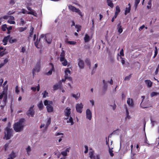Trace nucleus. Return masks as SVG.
Listing matches in <instances>:
<instances>
[{
	"label": "nucleus",
	"instance_id": "9",
	"mask_svg": "<svg viewBox=\"0 0 159 159\" xmlns=\"http://www.w3.org/2000/svg\"><path fill=\"white\" fill-rule=\"evenodd\" d=\"M83 107V105L82 103L77 104L75 107L76 110L79 113H81L82 109Z\"/></svg>",
	"mask_w": 159,
	"mask_h": 159
},
{
	"label": "nucleus",
	"instance_id": "27",
	"mask_svg": "<svg viewBox=\"0 0 159 159\" xmlns=\"http://www.w3.org/2000/svg\"><path fill=\"white\" fill-rule=\"evenodd\" d=\"M34 27H31L30 29V35L29 36L30 37H32V35L34 33Z\"/></svg>",
	"mask_w": 159,
	"mask_h": 159
},
{
	"label": "nucleus",
	"instance_id": "64",
	"mask_svg": "<svg viewBox=\"0 0 159 159\" xmlns=\"http://www.w3.org/2000/svg\"><path fill=\"white\" fill-rule=\"evenodd\" d=\"M31 89L34 92H35L36 90V88L34 87H32L31 88Z\"/></svg>",
	"mask_w": 159,
	"mask_h": 159
},
{
	"label": "nucleus",
	"instance_id": "31",
	"mask_svg": "<svg viewBox=\"0 0 159 159\" xmlns=\"http://www.w3.org/2000/svg\"><path fill=\"white\" fill-rule=\"evenodd\" d=\"M130 9L131 8L130 7H127L126 8L125 13V15H126L127 14L130 12Z\"/></svg>",
	"mask_w": 159,
	"mask_h": 159
},
{
	"label": "nucleus",
	"instance_id": "7",
	"mask_svg": "<svg viewBox=\"0 0 159 159\" xmlns=\"http://www.w3.org/2000/svg\"><path fill=\"white\" fill-rule=\"evenodd\" d=\"M69 9L73 12L77 13L80 15L82 16V13L79 8H76L74 6L70 5L68 6Z\"/></svg>",
	"mask_w": 159,
	"mask_h": 159
},
{
	"label": "nucleus",
	"instance_id": "8",
	"mask_svg": "<svg viewBox=\"0 0 159 159\" xmlns=\"http://www.w3.org/2000/svg\"><path fill=\"white\" fill-rule=\"evenodd\" d=\"M33 107H30L29 109L27 111L26 114L29 117L30 116L33 117L35 114V112L33 109Z\"/></svg>",
	"mask_w": 159,
	"mask_h": 159
},
{
	"label": "nucleus",
	"instance_id": "44",
	"mask_svg": "<svg viewBox=\"0 0 159 159\" xmlns=\"http://www.w3.org/2000/svg\"><path fill=\"white\" fill-rule=\"evenodd\" d=\"M89 154L90 156V157L92 159L94 157V156L93 155V153L92 152H90L89 153Z\"/></svg>",
	"mask_w": 159,
	"mask_h": 159
},
{
	"label": "nucleus",
	"instance_id": "26",
	"mask_svg": "<svg viewBox=\"0 0 159 159\" xmlns=\"http://www.w3.org/2000/svg\"><path fill=\"white\" fill-rule=\"evenodd\" d=\"M27 14H28L32 15L34 16H36V15H35V14H37L35 13V11L33 9H32L30 11L28 12H27Z\"/></svg>",
	"mask_w": 159,
	"mask_h": 159
},
{
	"label": "nucleus",
	"instance_id": "33",
	"mask_svg": "<svg viewBox=\"0 0 159 159\" xmlns=\"http://www.w3.org/2000/svg\"><path fill=\"white\" fill-rule=\"evenodd\" d=\"M7 28V25L6 24L2 25V30L3 31H5Z\"/></svg>",
	"mask_w": 159,
	"mask_h": 159
},
{
	"label": "nucleus",
	"instance_id": "57",
	"mask_svg": "<svg viewBox=\"0 0 159 159\" xmlns=\"http://www.w3.org/2000/svg\"><path fill=\"white\" fill-rule=\"evenodd\" d=\"M107 84H104V86L103 87V89L105 91L107 90Z\"/></svg>",
	"mask_w": 159,
	"mask_h": 159
},
{
	"label": "nucleus",
	"instance_id": "12",
	"mask_svg": "<svg viewBox=\"0 0 159 159\" xmlns=\"http://www.w3.org/2000/svg\"><path fill=\"white\" fill-rule=\"evenodd\" d=\"M49 65L51 66V69L47 73V74L48 75H51L52 74V71H55L54 65L52 63H50Z\"/></svg>",
	"mask_w": 159,
	"mask_h": 159
},
{
	"label": "nucleus",
	"instance_id": "35",
	"mask_svg": "<svg viewBox=\"0 0 159 159\" xmlns=\"http://www.w3.org/2000/svg\"><path fill=\"white\" fill-rule=\"evenodd\" d=\"M9 146V143H6L4 146L3 148L4 149V151L6 152Z\"/></svg>",
	"mask_w": 159,
	"mask_h": 159
},
{
	"label": "nucleus",
	"instance_id": "5",
	"mask_svg": "<svg viewBox=\"0 0 159 159\" xmlns=\"http://www.w3.org/2000/svg\"><path fill=\"white\" fill-rule=\"evenodd\" d=\"M41 67V60L39 59L37 63L34 68L33 69V74L34 75L35 72H39L40 71Z\"/></svg>",
	"mask_w": 159,
	"mask_h": 159
},
{
	"label": "nucleus",
	"instance_id": "52",
	"mask_svg": "<svg viewBox=\"0 0 159 159\" xmlns=\"http://www.w3.org/2000/svg\"><path fill=\"white\" fill-rule=\"evenodd\" d=\"M15 91L16 93H18L19 92V88L18 86H16L15 88Z\"/></svg>",
	"mask_w": 159,
	"mask_h": 159
},
{
	"label": "nucleus",
	"instance_id": "29",
	"mask_svg": "<svg viewBox=\"0 0 159 159\" xmlns=\"http://www.w3.org/2000/svg\"><path fill=\"white\" fill-rule=\"evenodd\" d=\"M7 94V93L4 91H3L0 94V99H2L3 97H4V96H5V95Z\"/></svg>",
	"mask_w": 159,
	"mask_h": 159
},
{
	"label": "nucleus",
	"instance_id": "49",
	"mask_svg": "<svg viewBox=\"0 0 159 159\" xmlns=\"http://www.w3.org/2000/svg\"><path fill=\"white\" fill-rule=\"evenodd\" d=\"M117 15H118L117 14H116L115 13L114 16L112 18V19H111V21L112 22H114V21L115 19L116 18Z\"/></svg>",
	"mask_w": 159,
	"mask_h": 159
},
{
	"label": "nucleus",
	"instance_id": "20",
	"mask_svg": "<svg viewBox=\"0 0 159 159\" xmlns=\"http://www.w3.org/2000/svg\"><path fill=\"white\" fill-rule=\"evenodd\" d=\"M85 62L87 65L89 66V68L90 69L91 65L89 59L88 58H86L85 60Z\"/></svg>",
	"mask_w": 159,
	"mask_h": 159
},
{
	"label": "nucleus",
	"instance_id": "56",
	"mask_svg": "<svg viewBox=\"0 0 159 159\" xmlns=\"http://www.w3.org/2000/svg\"><path fill=\"white\" fill-rule=\"evenodd\" d=\"M15 11H9L8 12V15H12V14H13L14 13H15Z\"/></svg>",
	"mask_w": 159,
	"mask_h": 159
},
{
	"label": "nucleus",
	"instance_id": "25",
	"mask_svg": "<svg viewBox=\"0 0 159 159\" xmlns=\"http://www.w3.org/2000/svg\"><path fill=\"white\" fill-rule=\"evenodd\" d=\"M107 3L108 5L111 8L113 7V4L111 0H107Z\"/></svg>",
	"mask_w": 159,
	"mask_h": 159
},
{
	"label": "nucleus",
	"instance_id": "13",
	"mask_svg": "<svg viewBox=\"0 0 159 159\" xmlns=\"http://www.w3.org/2000/svg\"><path fill=\"white\" fill-rule=\"evenodd\" d=\"M78 61V65L80 69H83L84 67V63L83 61L81 59L79 58Z\"/></svg>",
	"mask_w": 159,
	"mask_h": 159
},
{
	"label": "nucleus",
	"instance_id": "60",
	"mask_svg": "<svg viewBox=\"0 0 159 159\" xmlns=\"http://www.w3.org/2000/svg\"><path fill=\"white\" fill-rule=\"evenodd\" d=\"M145 27V26L144 25H142L139 27V30L140 31L142 30Z\"/></svg>",
	"mask_w": 159,
	"mask_h": 159
},
{
	"label": "nucleus",
	"instance_id": "42",
	"mask_svg": "<svg viewBox=\"0 0 159 159\" xmlns=\"http://www.w3.org/2000/svg\"><path fill=\"white\" fill-rule=\"evenodd\" d=\"M14 20H8L7 21V22L10 24H14L15 23V22Z\"/></svg>",
	"mask_w": 159,
	"mask_h": 159
},
{
	"label": "nucleus",
	"instance_id": "41",
	"mask_svg": "<svg viewBox=\"0 0 159 159\" xmlns=\"http://www.w3.org/2000/svg\"><path fill=\"white\" fill-rule=\"evenodd\" d=\"M48 93L46 91H45L43 93H42L43 94V98H45L48 96Z\"/></svg>",
	"mask_w": 159,
	"mask_h": 159
},
{
	"label": "nucleus",
	"instance_id": "2",
	"mask_svg": "<svg viewBox=\"0 0 159 159\" xmlns=\"http://www.w3.org/2000/svg\"><path fill=\"white\" fill-rule=\"evenodd\" d=\"M65 53L64 50H62L60 55V61L61 62V64L63 66H66L68 64V61L65 58Z\"/></svg>",
	"mask_w": 159,
	"mask_h": 159
},
{
	"label": "nucleus",
	"instance_id": "23",
	"mask_svg": "<svg viewBox=\"0 0 159 159\" xmlns=\"http://www.w3.org/2000/svg\"><path fill=\"white\" fill-rule=\"evenodd\" d=\"M38 107L40 110H42L43 109V105L42 101H41L40 102L38 105Z\"/></svg>",
	"mask_w": 159,
	"mask_h": 159
},
{
	"label": "nucleus",
	"instance_id": "22",
	"mask_svg": "<svg viewBox=\"0 0 159 159\" xmlns=\"http://www.w3.org/2000/svg\"><path fill=\"white\" fill-rule=\"evenodd\" d=\"M61 84H56L54 85L53 86V89L54 90H56L61 88Z\"/></svg>",
	"mask_w": 159,
	"mask_h": 159
},
{
	"label": "nucleus",
	"instance_id": "36",
	"mask_svg": "<svg viewBox=\"0 0 159 159\" xmlns=\"http://www.w3.org/2000/svg\"><path fill=\"white\" fill-rule=\"evenodd\" d=\"M75 28L77 29V31L78 32H79L81 30V26L80 25H75Z\"/></svg>",
	"mask_w": 159,
	"mask_h": 159
},
{
	"label": "nucleus",
	"instance_id": "40",
	"mask_svg": "<svg viewBox=\"0 0 159 159\" xmlns=\"http://www.w3.org/2000/svg\"><path fill=\"white\" fill-rule=\"evenodd\" d=\"M109 152L110 153V155L111 157H113L114 155V153H113V151L112 150V149H111L110 147L109 148Z\"/></svg>",
	"mask_w": 159,
	"mask_h": 159
},
{
	"label": "nucleus",
	"instance_id": "19",
	"mask_svg": "<svg viewBox=\"0 0 159 159\" xmlns=\"http://www.w3.org/2000/svg\"><path fill=\"white\" fill-rule=\"evenodd\" d=\"M16 157L15 153L12 151L9 155V157L7 159H14Z\"/></svg>",
	"mask_w": 159,
	"mask_h": 159
},
{
	"label": "nucleus",
	"instance_id": "45",
	"mask_svg": "<svg viewBox=\"0 0 159 159\" xmlns=\"http://www.w3.org/2000/svg\"><path fill=\"white\" fill-rule=\"evenodd\" d=\"M26 47L24 46L22 47L21 51H20V52L24 53L26 51Z\"/></svg>",
	"mask_w": 159,
	"mask_h": 159
},
{
	"label": "nucleus",
	"instance_id": "55",
	"mask_svg": "<svg viewBox=\"0 0 159 159\" xmlns=\"http://www.w3.org/2000/svg\"><path fill=\"white\" fill-rule=\"evenodd\" d=\"M84 147L85 148V150L84 152L85 153H86L88 151V148L87 146H85Z\"/></svg>",
	"mask_w": 159,
	"mask_h": 159
},
{
	"label": "nucleus",
	"instance_id": "18",
	"mask_svg": "<svg viewBox=\"0 0 159 159\" xmlns=\"http://www.w3.org/2000/svg\"><path fill=\"white\" fill-rule=\"evenodd\" d=\"M145 82L146 84L148 87H150L152 85V83L150 80H145Z\"/></svg>",
	"mask_w": 159,
	"mask_h": 159
},
{
	"label": "nucleus",
	"instance_id": "21",
	"mask_svg": "<svg viewBox=\"0 0 159 159\" xmlns=\"http://www.w3.org/2000/svg\"><path fill=\"white\" fill-rule=\"evenodd\" d=\"M127 102L128 105L130 106H132L133 105V100L132 99L128 98Z\"/></svg>",
	"mask_w": 159,
	"mask_h": 159
},
{
	"label": "nucleus",
	"instance_id": "50",
	"mask_svg": "<svg viewBox=\"0 0 159 159\" xmlns=\"http://www.w3.org/2000/svg\"><path fill=\"white\" fill-rule=\"evenodd\" d=\"M26 150L27 153H28V154L29 155V152H30L31 150L30 147V146H28V147L26 148Z\"/></svg>",
	"mask_w": 159,
	"mask_h": 159
},
{
	"label": "nucleus",
	"instance_id": "58",
	"mask_svg": "<svg viewBox=\"0 0 159 159\" xmlns=\"http://www.w3.org/2000/svg\"><path fill=\"white\" fill-rule=\"evenodd\" d=\"M120 55H121V56H124V50H123V49H122L120 52Z\"/></svg>",
	"mask_w": 159,
	"mask_h": 159
},
{
	"label": "nucleus",
	"instance_id": "10",
	"mask_svg": "<svg viewBox=\"0 0 159 159\" xmlns=\"http://www.w3.org/2000/svg\"><path fill=\"white\" fill-rule=\"evenodd\" d=\"M64 113L65 116H67V117L65 118V119L66 120H67L68 119L70 114L71 109L69 108L68 107H67L64 111Z\"/></svg>",
	"mask_w": 159,
	"mask_h": 159
},
{
	"label": "nucleus",
	"instance_id": "24",
	"mask_svg": "<svg viewBox=\"0 0 159 159\" xmlns=\"http://www.w3.org/2000/svg\"><path fill=\"white\" fill-rule=\"evenodd\" d=\"M84 41L85 42H87L90 40L89 36L87 34L85 35L84 38Z\"/></svg>",
	"mask_w": 159,
	"mask_h": 159
},
{
	"label": "nucleus",
	"instance_id": "11",
	"mask_svg": "<svg viewBox=\"0 0 159 159\" xmlns=\"http://www.w3.org/2000/svg\"><path fill=\"white\" fill-rule=\"evenodd\" d=\"M86 118L89 119V120H90L91 119L92 117V112L89 109H88L86 110Z\"/></svg>",
	"mask_w": 159,
	"mask_h": 159
},
{
	"label": "nucleus",
	"instance_id": "38",
	"mask_svg": "<svg viewBox=\"0 0 159 159\" xmlns=\"http://www.w3.org/2000/svg\"><path fill=\"white\" fill-rule=\"evenodd\" d=\"M148 5L147 6V7L148 9H150L152 5V0H149L148 3Z\"/></svg>",
	"mask_w": 159,
	"mask_h": 159
},
{
	"label": "nucleus",
	"instance_id": "47",
	"mask_svg": "<svg viewBox=\"0 0 159 159\" xmlns=\"http://www.w3.org/2000/svg\"><path fill=\"white\" fill-rule=\"evenodd\" d=\"M155 48H156V50L155 51L154 55V56L153 57V58H154L157 55V53H158L157 50V48L156 47H155Z\"/></svg>",
	"mask_w": 159,
	"mask_h": 159
},
{
	"label": "nucleus",
	"instance_id": "63",
	"mask_svg": "<svg viewBox=\"0 0 159 159\" xmlns=\"http://www.w3.org/2000/svg\"><path fill=\"white\" fill-rule=\"evenodd\" d=\"M48 105H52L53 104V102L52 101H48Z\"/></svg>",
	"mask_w": 159,
	"mask_h": 159
},
{
	"label": "nucleus",
	"instance_id": "15",
	"mask_svg": "<svg viewBox=\"0 0 159 159\" xmlns=\"http://www.w3.org/2000/svg\"><path fill=\"white\" fill-rule=\"evenodd\" d=\"M10 35H8L7 36L5 37L2 40V42L4 43L3 45H6L7 44V42L10 39Z\"/></svg>",
	"mask_w": 159,
	"mask_h": 159
},
{
	"label": "nucleus",
	"instance_id": "61",
	"mask_svg": "<svg viewBox=\"0 0 159 159\" xmlns=\"http://www.w3.org/2000/svg\"><path fill=\"white\" fill-rule=\"evenodd\" d=\"M60 135H63V134L61 133L60 132L57 133L55 134V136H58Z\"/></svg>",
	"mask_w": 159,
	"mask_h": 159
},
{
	"label": "nucleus",
	"instance_id": "16",
	"mask_svg": "<svg viewBox=\"0 0 159 159\" xmlns=\"http://www.w3.org/2000/svg\"><path fill=\"white\" fill-rule=\"evenodd\" d=\"M117 27L118 32L119 34L123 32V29L122 27V26L121 25L120 22L117 24Z\"/></svg>",
	"mask_w": 159,
	"mask_h": 159
},
{
	"label": "nucleus",
	"instance_id": "54",
	"mask_svg": "<svg viewBox=\"0 0 159 159\" xmlns=\"http://www.w3.org/2000/svg\"><path fill=\"white\" fill-rule=\"evenodd\" d=\"M26 29L25 28H23V27H21L19 29V30L20 32H22Z\"/></svg>",
	"mask_w": 159,
	"mask_h": 159
},
{
	"label": "nucleus",
	"instance_id": "43",
	"mask_svg": "<svg viewBox=\"0 0 159 159\" xmlns=\"http://www.w3.org/2000/svg\"><path fill=\"white\" fill-rule=\"evenodd\" d=\"M132 74H130L129 76H126L125 77V80H129L131 77V75Z\"/></svg>",
	"mask_w": 159,
	"mask_h": 159
},
{
	"label": "nucleus",
	"instance_id": "37",
	"mask_svg": "<svg viewBox=\"0 0 159 159\" xmlns=\"http://www.w3.org/2000/svg\"><path fill=\"white\" fill-rule=\"evenodd\" d=\"M140 0H135L134 6L135 7V8L136 9L138 5L140 2Z\"/></svg>",
	"mask_w": 159,
	"mask_h": 159
},
{
	"label": "nucleus",
	"instance_id": "14",
	"mask_svg": "<svg viewBox=\"0 0 159 159\" xmlns=\"http://www.w3.org/2000/svg\"><path fill=\"white\" fill-rule=\"evenodd\" d=\"M65 75L64 77L66 79H67V78L69 77L70 75V71L69 69L68 68H66L65 71Z\"/></svg>",
	"mask_w": 159,
	"mask_h": 159
},
{
	"label": "nucleus",
	"instance_id": "59",
	"mask_svg": "<svg viewBox=\"0 0 159 159\" xmlns=\"http://www.w3.org/2000/svg\"><path fill=\"white\" fill-rule=\"evenodd\" d=\"M10 3L11 4L13 5L15 3L14 0H10Z\"/></svg>",
	"mask_w": 159,
	"mask_h": 159
},
{
	"label": "nucleus",
	"instance_id": "30",
	"mask_svg": "<svg viewBox=\"0 0 159 159\" xmlns=\"http://www.w3.org/2000/svg\"><path fill=\"white\" fill-rule=\"evenodd\" d=\"M67 122L71 123V125H72L74 124V122L73 121V118L71 116H70V117L69 120H68L67 121Z\"/></svg>",
	"mask_w": 159,
	"mask_h": 159
},
{
	"label": "nucleus",
	"instance_id": "6",
	"mask_svg": "<svg viewBox=\"0 0 159 159\" xmlns=\"http://www.w3.org/2000/svg\"><path fill=\"white\" fill-rule=\"evenodd\" d=\"M48 100H46L44 102L45 106H46L47 111L48 112H52L53 111V107L52 105H48Z\"/></svg>",
	"mask_w": 159,
	"mask_h": 159
},
{
	"label": "nucleus",
	"instance_id": "3",
	"mask_svg": "<svg viewBox=\"0 0 159 159\" xmlns=\"http://www.w3.org/2000/svg\"><path fill=\"white\" fill-rule=\"evenodd\" d=\"M5 130L7 133H5V137L7 140L9 139L12 136H13V130L12 129L7 127L6 128Z\"/></svg>",
	"mask_w": 159,
	"mask_h": 159
},
{
	"label": "nucleus",
	"instance_id": "51",
	"mask_svg": "<svg viewBox=\"0 0 159 159\" xmlns=\"http://www.w3.org/2000/svg\"><path fill=\"white\" fill-rule=\"evenodd\" d=\"M51 118H49L48 120L47 124V127L50 125L51 123Z\"/></svg>",
	"mask_w": 159,
	"mask_h": 159
},
{
	"label": "nucleus",
	"instance_id": "4",
	"mask_svg": "<svg viewBox=\"0 0 159 159\" xmlns=\"http://www.w3.org/2000/svg\"><path fill=\"white\" fill-rule=\"evenodd\" d=\"M43 38H44V40H45L46 41H47V42L48 43L50 44L51 43V40L49 39L48 40L47 39V37L45 36V35L44 34H42L41 35L39 39V40H38V39H37V41L35 42H34L35 45L37 48H39L38 47V44H39V42L40 41L41 39Z\"/></svg>",
	"mask_w": 159,
	"mask_h": 159
},
{
	"label": "nucleus",
	"instance_id": "48",
	"mask_svg": "<svg viewBox=\"0 0 159 159\" xmlns=\"http://www.w3.org/2000/svg\"><path fill=\"white\" fill-rule=\"evenodd\" d=\"M16 39H10L9 40V42L10 43H13L14 42H15L16 41Z\"/></svg>",
	"mask_w": 159,
	"mask_h": 159
},
{
	"label": "nucleus",
	"instance_id": "17",
	"mask_svg": "<svg viewBox=\"0 0 159 159\" xmlns=\"http://www.w3.org/2000/svg\"><path fill=\"white\" fill-rule=\"evenodd\" d=\"M70 148H67L64 151L61 152V154L64 157L66 156L67 155V153L69 152Z\"/></svg>",
	"mask_w": 159,
	"mask_h": 159
},
{
	"label": "nucleus",
	"instance_id": "46",
	"mask_svg": "<svg viewBox=\"0 0 159 159\" xmlns=\"http://www.w3.org/2000/svg\"><path fill=\"white\" fill-rule=\"evenodd\" d=\"M68 43L70 44L75 45L76 44V42L74 41H68Z\"/></svg>",
	"mask_w": 159,
	"mask_h": 159
},
{
	"label": "nucleus",
	"instance_id": "32",
	"mask_svg": "<svg viewBox=\"0 0 159 159\" xmlns=\"http://www.w3.org/2000/svg\"><path fill=\"white\" fill-rule=\"evenodd\" d=\"M7 99V94L5 95L3 97V101L4 102V106H5L6 104Z\"/></svg>",
	"mask_w": 159,
	"mask_h": 159
},
{
	"label": "nucleus",
	"instance_id": "34",
	"mask_svg": "<svg viewBox=\"0 0 159 159\" xmlns=\"http://www.w3.org/2000/svg\"><path fill=\"white\" fill-rule=\"evenodd\" d=\"M120 12V7L118 6H117L116 7V10L115 12V14L118 15V13Z\"/></svg>",
	"mask_w": 159,
	"mask_h": 159
},
{
	"label": "nucleus",
	"instance_id": "39",
	"mask_svg": "<svg viewBox=\"0 0 159 159\" xmlns=\"http://www.w3.org/2000/svg\"><path fill=\"white\" fill-rule=\"evenodd\" d=\"M158 94H159V93L154 92H153L151 93L150 95H151V97H153L154 96H156Z\"/></svg>",
	"mask_w": 159,
	"mask_h": 159
},
{
	"label": "nucleus",
	"instance_id": "62",
	"mask_svg": "<svg viewBox=\"0 0 159 159\" xmlns=\"http://www.w3.org/2000/svg\"><path fill=\"white\" fill-rule=\"evenodd\" d=\"M67 80H68L69 81H71L72 82V77H69L67 78Z\"/></svg>",
	"mask_w": 159,
	"mask_h": 159
},
{
	"label": "nucleus",
	"instance_id": "28",
	"mask_svg": "<svg viewBox=\"0 0 159 159\" xmlns=\"http://www.w3.org/2000/svg\"><path fill=\"white\" fill-rule=\"evenodd\" d=\"M6 50V49L5 48L3 51H0V56L2 57L4 55L6 54L7 53V52L5 51Z\"/></svg>",
	"mask_w": 159,
	"mask_h": 159
},
{
	"label": "nucleus",
	"instance_id": "53",
	"mask_svg": "<svg viewBox=\"0 0 159 159\" xmlns=\"http://www.w3.org/2000/svg\"><path fill=\"white\" fill-rule=\"evenodd\" d=\"M78 95V93L77 94H72V96L75 98L76 99H78L79 98L77 97V95Z\"/></svg>",
	"mask_w": 159,
	"mask_h": 159
},
{
	"label": "nucleus",
	"instance_id": "1",
	"mask_svg": "<svg viewBox=\"0 0 159 159\" xmlns=\"http://www.w3.org/2000/svg\"><path fill=\"white\" fill-rule=\"evenodd\" d=\"M25 120L24 118L20 119L19 121L15 123L13 125V129L16 132H20L23 130Z\"/></svg>",
	"mask_w": 159,
	"mask_h": 159
}]
</instances>
